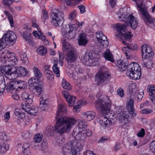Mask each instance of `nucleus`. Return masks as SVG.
<instances>
[{
	"instance_id": "obj_1",
	"label": "nucleus",
	"mask_w": 155,
	"mask_h": 155,
	"mask_svg": "<svg viewBox=\"0 0 155 155\" xmlns=\"http://www.w3.org/2000/svg\"><path fill=\"white\" fill-rule=\"evenodd\" d=\"M72 135L75 137V140L69 141L63 146L62 152L64 155H76L78 152L83 147L86 135L83 130L80 131L78 128H74Z\"/></svg>"
},
{
	"instance_id": "obj_2",
	"label": "nucleus",
	"mask_w": 155,
	"mask_h": 155,
	"mask_svg": "<svg viewBox=\"0 0 155 155\" xmlns=\"http://www.w3.org/2000/svg\"><path fill=\"white\" fill-rule=\"evenodd\" d=\"M76 122V120L74 118L62 117L57 120L55 127L51 126L47 127L45 133L48 136H51L53 135L54 131L60 134L68 132Z\"/></svg>"
},
{
	"instance_id": "obj_3",
	"label": "nucleus",
	"mask_w": 155,
	"mask_h": 155,
	"mask_svg": "<svg viewBox=\"0 0 155 155\" xmlns=\"http://www.w3.org/2000/svg\"><path fill=\"white\" fill-rule=\"evenodd\" d=\"M127 9L126 8H120L117 12L119 19L120 21H124L125 23L116 24L117 33L115 34V36L117 38H118L117 35L120 33H123V32H124L125 31V28L127 26H130L134 29H136L137 27L138 23L136 18L132 14L128 15Z\"/></svg>"
},
{
	"instance_id": "obj_4",
	"label": "nucleus",
	"mask_w": 155,
	"mask_h": 155,
	"mask_svg": "<svg viewBox=\"0 0 155 155\" xmlns=\"http://www.w3.org/2000/svg\"><path fill=\"white\" fill-rule=\"evenodd\" d=\"M16 35L11 31H8L4 33L0 39V51L7 45H13L16 42Z\"/></svg>"
},
{
	"instance_id": "obj_5",
	"label": "nucleus",
	"mask_w": 155,
	"mask_h": 155,
	"mask_svg": "<svg viewBox=\"0 0 155 155\" xmlns=\"http://www.w3.org/2000/svg\"><path fill=\"white\" fill-rule=\"evenodd\" d=\"M136 2L137 7L139 9L142 18L146 24H154L155 23V19L150 15L147 9L144 7H142V0H132ZM155 25V24L154 25Z\"/></svg>"
},
{
	"instance_id": "obj_6",
	"label": "nucleus",
	"mask_w": 155,
	"mask_h": 155,
	"mask_svg": "<svg viewBox=\"0 0 155 155\" xmlns=\"http://www.w3.org/2000/svg\"><path fill=\"white\" fill-rule=\"evenodd\" d=\"M111 103L108 97L106 96L103 99L97 101L95 103L96 109L103 113L109 111Z\"/></svg>"
},
{
	"instance_id": "obj_7",
	"label": "nucleus",
	"mask_w": 155,
	"mask_h": 155,
	"mask_svg": "<svg viewBox=\"0 0 155 155\" xmlns=\"http://www.w3.org/2000/svg\"><path fill=\"white\" fill-rule=\"evenodd\" d=\"M63 49V51L67 52V60L68 62L69 61H74L77 58L76 50L67 42L65 39H63L62 41Z\"/></svg>"
},
{
	"instance_id": "obj_8",
	"label": "nucleus",
	"mask_w": 155,
	"mask_h": 155,
	"mask_svg": "<svg viewBox=\"0 0 155 155\" xmlns=\"http://www.w3.org/2000/svg\"><path fill=\"white\" fill-rule=\"evenodd\" d=\"M62 13L58 9H53L50 13L51 18V22L55 27H60L62 25L64 22L63 17L60 15Z\"/></svg>"
},
{
	"instance_id": "obj_9",
	"label": "nucleus",
	"mask_w": 155,
	"mask_h": 155,
	"mask_svg": "<svg viewBox=\"0 0 155 155\" xmlns=\"http://www.w3.org/2000/svg\"><path fill=\"white\" fill-rule=\"evenodd\" d=\"M74 27V25L71 23L63 27L61 29V33L64 37L68 39L74 38L75 34V31H73Z\"/></svg>"
},
{
	"instance_id": "obj_10",
	"label": "nucleus",
	"mask_w": 155,
	"mask_h": 155,
	"mask_svg": "<svg viewBox=\"0 0 155 155\" xmlns=\"http://www.w3.org/2000/svg\"><path fill=\"white\" fill-rule=\"evenodd\" d=\"M104 67H101L98 74H96V78L97 81V84L98 85L103 84L110 76L106 71H104Z\"/></svg>"
},
{
	"instance_id": "obj_11",
	"label": "nucleus",
	"mask_w": 155,
	"mask_h": 155,
	"mask_svg": "<svg viewBox=\"0 0 155 155\" xmlns=\"http://www.w3.org/2000/svg\"><path fill=\"white\" fill-rule=\"evenodd\" d=\"M96 35L98 43L100 44L102 48L105 47L108 45V42L107 37L101 31H97L96 34Z\"/></svg>"
},
{
	"instance_id": "obj_12",
	"label": "nucleus",
	"mask_w": 155,
	"mask_h": 155,
	"mask_svg": "<svg viewBox=\"0 0 155 155\" xmlns=\"http://www.w3.org/2000/svg\"><path fill=\"white\" fill-rule=\"evenodd\" d=\"M30 104H22V108L28 114L33 115H35L38 113V109L36 106H31Z\"/></svg>"
},
{
	"instance_id": "obj_13",
	"label": "nucleus",
	"mask_w": 155,
	"mask_h": 155,
	"mask_svg": "<svg viewBox=\"0 0 155 155\" xmlns=\"http://www.w3.org/2000/svg\"><path fill=\"white\" fill-rule=\"evenodd\" d=\"M142 57L144 59H147L153 55V53L151 47L146 45H143L141 48Z\"/></svg>"
},
{
	"instance_id": "obj_14",
	"label": "nucleus",
	"mask_w": 155,
	"mask_h": 155,
	"mask_svg": "<svg viewBox=\"0 0 155 155\" xmlns=\"http://www.w3.org/2000/svg\"><path fill=\"white\" fill-rule=\"evenodd\" d=\"M13 73L16 77H24L26 75L28 71L25 68L20 66L17 68L15 71H13Z\"/></svg>"
},
{
	"instance_id": "obj_15",
	"label": "nucleus",
	"mask_w": 155,
	"mask_h": 155,
	"mask_svg": "<svg viewBox=\"0 0 155 155\" xmlns=\"http://www.w3.org/2000/svg\"><path fill=\"white\" fill-rule=\"evenodd\" d=\"M21 97L23 101L28 104H31L33 102V96L32 94H29L26 92L22 93Z\"/></svg>"
},
{
	"instance_id": "obj_16",
	"label": "nucleus",
	"mask_w": 155,
	"mask_h": 155,
	"mask_svg": "<svg viewBox=\"0 0 155 155\" xmlns=\"http://www.w3.org/2000/svg\"><path fill=\"white\" fill-rule=\"evenodd\" d=\"M128 116L127 115L125 112H121L119 116V120L120 123H122V126L123 125L127 126L128 124Z\"/></svg>"
},
{
	"instance_id": "obj_17",
	"label": "nucleus",
	"mask_w": 155,
	"mask_h": 155,
	"mask_svg": "<svg viewBox=\"0 0 155 155\" xmlns=\"http://www.w3.org/2000/svg\"><path fill=\"white\" fill-rule=\"evenodd\" d=\"M127 76L134 80H138L140 79L141 76V72H130L129 70H127L126 73Z\"/></svg>"
},
{
	"instance_id": "obj_18",
	"label": "nucleus",
	"mask_w": 155,
	"mask_h": 155,
	"mask_svg": "<svg viewBox=\"0 0 155 155\" xmlns=\"http://www.w3.org/2000/svg\"><path fill=\"white\" fill-rule=\"evenodd\" d=\"M131 33L130 31L126 32L125 34L120 33L117 35V36H118V38L122 42V41H125V40H129L132 38Z\"/></svg>"
},
{
	"instance_id": "obj_19",
	"label": "nucleus",
	"mask_w": 155,
	"mask_h": 155,
	"mask_svg": "<svg viewBox=\"0 0 155 155\" xmlns=\"http://www.w3.org/2000/svg\"><path fill=\"white\" fill-rule=\"evenodd\" d=\"M128 68L127 70H129L130 72L134 71L141 72V68L137 63H131L128 66Z\"/></svg>"
},
{
	"instance_id": "obj_20",
	"label": "nucleus",
	"mask_w": 155,
	"mask_h": 155,
	"mask_svg": "<svg viewBox=\"0 0 155 155\" xmlns=\"http://www.w3.org/2000/svg\"><path fill=\"white\" fill-rule=\"evenodd\" d=\"M1 72L6 76H11L13 74V71H12V69L9 66H2L0 69Z\"/></svg>"
},
{
	"instance_id": "obj_21",
	"label": "nucleus",
	"mask_w": 155,
	"mask_h": 155,
	"mask_svg": "<svg viewBox=\"0 0 155 155\" xmlns=\"http://www.w3.org/2000/svg\"><path fill=\"white\" fill-rule=\"evenodd\" d=\"M78 39V44L80 46H85L88 43V40L84 34L81 33L80 34Z\"/></svg>"
},
{
	"instance_id": "obj_22",
	"label": "nucleus",
	"mask_w": 155,
	"mask_h": 155,
	"mask_svg": "<svg viewBox=\"0 0 155 155\" xmlns=\"http://www.w3.org/2000/svg\"><path fill=\"white\" fill-rule=\"evenodd\" d=\"M102 54L103 57L106 60L110 61L112 62H114L113 55L109 49H107L104 53Z\"/></svg>"
},
{
	"instance_id": "obj_23",
	"label": "nucleus",
	"mask_w": 155,
	"mask_h": 155,
	"mask_svg": "<svg viewBox=\"0 0 155 155\" xmlns=\"http://www.w3.org/2000/svg\"><path fill=\"white\" fill-rule=\"evenodd\" d=\"M45 95H42L40 98V107L42 111L45 110L47 107V99L45 98Z\"/></svg>"
},
{
	"instance_id": "obj_24",
	"label": "nucleus",
	"mask_w": 155,
	"mask_h": 155,
	"mask_svg": "<svg viewBox=\"0 0 155 155\" xmlns=\"http://www.w3.org/2000/svg\"><path fill=\"white\" fill-rule=\"evenodd\" d=\"M95 115L94 112L90 111L85 112L84 114V117L87 121H90L94 117Z\"/></svg>"
},
{
	"instance_id": "obj_25",
	"label": "nucleus",
	"mask_w": 155,
	"mask_h": 155,
	"mask_svg": "<svg viewBox=\"0 0 155 155\" xmlns=\"http://www.w3.org/2000/svg\"><path fill=\"white\" fill-rule=\"evenodd\" d=\"M87 54L90 60V63H93L95 61H97L99 58V56L93 51L87 53Z\"/></svg>"
},
{
	"instance_id": "obj_26",
	"label": "nucleus",
	"mask_w": 155,
	"mask_h": 155,
	"mask_svg": "<svg viewBox=\"0 0 155 155\" xmlns=\"http://www.w3.org/2000/svg\"><path fill=\"white\" fill-rule=\"evenodd\" d=\"M66 113V108L62 105L61 104L58 107L57 113L56 115V119L58 118L59 115H62Z\"/></svg>"
},
{
	"instance_id": "obj_27",
	"label": "nucleus",
	"mask_w": 155,
	"mask_h": 155,
	"mask_svg": "<svg viewBox=\"0 0 155 155\" xmlns=\"http://www.w3.org/2000/svg\"><path fill=\"white\" fill-rule=\"evenodd\" d=\"M116 65L119 71L121 72L125 71L127 68V65L122 60H118Z\"/></svg>"
},
{
	"instance_id": "obj_28",
	"label": "nucleus",
	"mask_w": 155,
	"mask_h": 155,
	"mask_svg": "<svg viewBox=\"0 0 155 155\" xmlns=\"http://www.w3.org/2000/svg\"><path fill=\"white\" fill-rule=\"evenodd\" d=\"M32 88L34 94L37 96H39L40 95L43 90L42 86L39 84Z\"/></svg>"
},
{
	"instance_id": "obj_29",
	"label": "nucleus",
	"mask_w": 155,
	"mask_h": 155,
	"mask_svg": "<svg viewBox=\"0 0 155 155\" xmlns=\"http://www.w3.org/2000/svg\"><path fill=\"white\" fill-rule=\"evenodd\" d=\"M129 93L133 96L135 95L137 91V88L136 87V85L135 83H132L128 87Z\"/></svg>"
},
{
	"instance_id": "obj_30",
	"label": "nucleus",
	"mask_w": 155,
	"mask_h": 155,
	"mask_svg": "<svg viewBox=\"0 0 155 155\" xmlns=\"http://www.w3.org/2000/svg\"><path fill=\"white\" fill-rule=\"evenodd\" d=\"M9 52L10 51L8 50H5L2 52L0 60L3 64L7 63V59L6 56H8Z\"/></svg>"
},
{
	"instance_id": "obj_31",
	"label": "nucleus",
	"mask_w": 155,
	"mask_h": 155,
	"mask_svg": "<svg viewBox=\"0 0 155 155\" xmlns=\"http://www.w3.org/2000/svg\"><path fill=\"white\" fill-rule=\"evenodd\" d=\"M14 80L15 82V85L17 89L18 88L22 89L25 87L24 86L25 83L24 81L21 80H17L16 79H14Z\"/></svg>"
},
{
	"instance_id": "obj_32",
	"label": "nucleus",
	"mask_w": 155,
	"mask_h": 155,
	"mask_svg": "<svg viewBox=\"0 0 155 155\" xmlns=\"http://www.w3.org/2000/svg\"><path fill=\"white\" fill-rule=\"evenodd\" d=\"M28 83L29 87L32 88L38 84V79L34 78H31L29 80Z\"/></svg>"
},
{
	"instance_id": "obj_33",
	"label": "nucleus",
	"mask_w": 155,
	"mask_h": 155,
	"mask_svg": "<svg viewBox=\"0 0 155 155\" xmlns=\"http://www.w3.org/2000/svg\"><path fill=\"white\" fill-rule=\"evenodd\" d=\"M14 80L8 83L6 87V90L8 92H10L11 91L15 89H17L15 85Z\"/></svg>"
},
{
	"instance_id": "obj_34",
	"label": "nucleus",
	"mask_w": 155,
	"mask_h": 155,
	"mask_svg": "<svg viewBox=\"0 0 155 155\" xmlns=\"http://www.w3.org/2000/svg\"><path fill=\"white\" fill-rule=\"evenodd\" d=\"M122 43L125 45L126 46L127 48L132 50H136L138 47L137 45H133L132 44H129L128 43L124 41H122Z\"/></svg>"
},
{
	"instance_id": "obj_35",
	"label": "nucleus",
	"mask_w": 155,
	"mask_h": 155,
	"mask_svg": "<svg viewBox=\"0 0 155 155\" xmlns=\"http://www.w3.org/2000/svg\"><path fill=\"white\" fill-rule=\"evenodd\" d=\"M66 100L69 106L71 107L74 105L76 101V97L74 96L70 95L68 98H66Z\"/></svg>"
},
{
	"instance_id": "obj_36",
	"label": "nucleus",
	"mask_w": 155,
	"mask_h": 155,
	"mask_svg": "<svg viewBox=\"0 0 155 155\" xmlns=\"http://www.w3.org/2000/svg\"><path fill=\"white\" fill-rule=\"evenodd\" d=\"M8 17V20L12 27L14 26V21L12 15L8 11H4L3 12Z\"/></svg>"
},
{
	"instance_id": "obj_37",
	"label": "nucleus",
	"mask_w": 155,
	"mask_h": 155,
	"mask_svg": "<svg viewBox=\"0 0 155 155\" xmlns=\"http://www.w3.org/2000/svg\"><path fill=\"white\" fill-rule=\"evenodd\" d=\"M38 53L40 55H45L47 52V49L45 46H39L37 49Z\"/></svg>"
},
{
	"instance_id": "obj_38",
	"label": "nucleus",
	"mask_w": 155,
	"mask_h": 155,
	"mask_svg": "<svg viewBox=\"0 0 155 155\" xmlns=\"http://www.w3.org/2000/svg\"><path fill=\"white\" fill-rule=\"evenodd\" d=\"M99 124L102 126H107L110 123V121L107 118L103 117L101 118V119L99 121Z\"/></svg>"
},
{
	"instance_id": "obj_39",
	"label": "nucleus",
	"mask_w": 155,
	"mask_h": 155,
	"mask_svg": "<svg viewBox=\"0 0 155 155\" xmlns=\"http://www.w3.org/2000/svg\"><path fill=\"white\" fill-rule=\"evenodd\" d=\"M81 60L83 63L85 64H89L90 63V60L87 53L83 55L81 58Z\"/></svg>"
},
{
	"instance_id": "obj_40",
	"label": "nucleus",
	"mask_w": 155,
	"mask_h": 155,
	"mask_svg": "<svg viewBox=\"0 0 155 155\" xmlns=\"http://www.w3.org/2000/svg\"><path fill=\"white\" fill-rule=\"evenodd\" d=\"M62 87L65 89L68 90L71 89V87L69 83L64 79H63L62 80Z\"/></svg>"
},
{
	"instance_id": "obj_41",
	"label": "nucleus",
	"mask_w": 155,
	"mask_h": 155,
	"mask_svg": "<svg viewBox=\"0 0 155 155\" xmlns=\"http://www.w3.org/2000/svg\"><path fill=\"white\" fill-rule=\"evenodd\" d=\"M42 135L40 133H38L34 136V140L35 142L39 143L42 140Z\"/></svg>"
},
{
	"instance_id": "obj_42",
	"label": "nucleus",
	"mask_w": 155,
	"mask_h": 155,
	"mask_svg": "<svg viewBox=\"0 0 155 155\" xmlns=\"http://www.w3.org/2000/svg\"><path fill=\"white\" fill-rule=\"evenodd\" d=\"M30 145V144L28 143H24L23 145L22 148H23V151L24 153H27V154L30 153V152L29 148Z\"/></svg>"
},
{
	"instance_id": "obj_43",
	"label": "nucleus",
	"mask_w": 155,
	"mask_h": 155,
	"mask_svg": "<svg viewBox=\"0 0 155 155\" xmlns=\"http://www.w3.org/2000/svg\"><path fill=\"white\" fill-rule=\"evenodd\" d=\"M7 63V62H9V63L8 64V65H14L16 64L18 62L17 61V59L15 57V55L13 56L11 58H10L6 61Z\"/></svg>"
},
{
	"instance_id": "obj_44",
	"label": "nucleus",
	"mask_w": 155,
	"mask_h": 155,
	"mask_svg": "<svg viewBox=\"0 0 155 155\" xmlns=\"http://www.w3.org/2000/svg\"><path fill=\"white\" fill-rule=\"evenodd\" d=\"M44 73L46 77L50 80H52L53 79L54 75L51 71H44Z\"/></svg>"
},
{
	"instance_id": "obj_45",
	"label": "nucleus",
	"mask_w": 155,
	"mask_h": 155,
	"mask_svg": "<svg viewBox=\"0 0 155 155\" xmlns=\"http://www.w3.org/2000/svg\"><path fill=\"white\" fill-rule=\"evenodd\" d=\"M5 88V81L2 80V77H0V92H3L4 91Z\"/></svg>"
},
{
	"instance_id": "obj_46",
	"label": "nucleus",
	"mask_w": 155,
	"mask_h": 155,
	"mask_svg": "<svg viewBox=\"0 0 155 155\" xmlns=\"http://www.w3.org/2000/svg\"><path fill=\"white\" fill-rule=\"evenodd\" d=\"M149 95H153L155 94V87L153 85H150L147 87Z\"/></svg>"
},
{
	"instance_id": "obj_47",
	"label": "nucleus",
	"mask_w": 155,
	"mask_h": 155,
	"mask_svg": "<svg viewBox=\"0 0 155 155\" xmlns=\"http://www.w3.org/2000/svg\"><path fill=\"white\" fill-rule=\"evenodd\" d=\"M33 70L35 76L38 78H40L42 74L39 70L37 68L35 67L33 68Z\"/></svg>"
},
{
	"instance_id": "obj_48",
	"label": "nucleus",
	"mask_w": 155,
	"mask_h": 155,
	"mask_svg": "<svg viewBox=\"0 0 155 155\" xmlns=\"http://www.w3.org/2000/svg\"><path fill=\"white\" fill-rule=\"evenodd\" d=\"M128 112L131 118L135 117L137 115V112L134 108H128Z\"/></svg>"
},
{
	"instance_id": "obj_49",
	"label": "nucleus",
	"mask_w": 155,
	"mask_h": 155,
	"mask_svg": "<svg viewBox=\"0 0 155 155\" xmlns=\"http://www.w3.org/2000/svg\"><path fill=\"white\" fill-rule=\"evenodd\" d=\"M52 68L53 72L56 75V76L58 77H59L60 71L59 70V68L58 67V65H53Z\"/></svg>"
},
{
	"instance_id": "obj_50",
	"label": "nucleus",
	"mask_w": 155,
	"mask_h": 155,
	"mask_svg": "<svg viewBox=\"0 0 155 155\" xmlns=\"http://www.w3.org/2000/svg\"><path fill=\"white\" fill-rule=\"evenodd\" d=\"M149 148L152 153L155 154V140L152 141L150 143Z\"/></svg>"
},
{
	"instance_id": "obj_51",
	"label": "nucleus",
	"mask_w": 155,
	"mask_h": 155,
	"mask_svg": "<svg viewBox=\"0 0 155 155\" xmlns=\"http://www.w3.org/2000/svg\"><path fill=\"white\" fill-rule=\"evenodd\" d=\"M1 153H3L7 151L9 148V146L7 144H3L2 145Z\"/></svg>"
},
{
	"instance_id": "obj_52",
	"label": "nucleus",
	"mask_w": 155,
	"mask_h": 155,
	"mask_svg": "<svg viewBox=\"0 0 155 155\" xmlns=\"http://www.w3.org/2000/svg\"><path fill=\"white\" fill-rule=\"evenodd\" d=\"M153 110H152L147 108L144 109L140 111V113L143 114H149L152 112Z\"/></svg>"
},
{
	"instance_id": "obj_53",
	"label": "nucleus",
	"mask_w": 155,
	"mask_h": 155,
	"mask_svg": "<svg viewBox=\"0 0 155 155\" xmlns=\"http://www.w3.org/2000/svg\"><path fill=\"white\" fill-rule=\"evenodd\" d=\"M48 147L47 141L43 140L41 144V150L42 151L45 150Z\"/></svg>"
},
{
	"instance_id": "obj_54",
	"label": "nucleus",
	"mask_w": 155,
	"mask_h": 155,
	"mask_svg": "<svg viewBox=\"0 0 155 155\" xmlns=\"http://www.w3.org/2000/svg\"><path fill=\"white\" fill-rule=\"evenodd\" d=\"M145 134V131L144 129L142 128L139 131L137 134V136L139 137L143 138Z\"/></svg>"
},
{
	"instance_id": "obj_55",
	"label": "nucleus",
	"mask_w": 155,
	"mask_h": 155,
	"mask_svg": "<svg viewBox=\"0 0 155 155\" xmlns=\"http://www.w3.org/2000/svg\"><path fill=\"white\" fill-rule=\"evenodd\" d=\"M14 114L17 116L23 119L25 117V114L23 113H21L18 111H15V112Z\"/></svg>"
},
{
	"instance_id": "obj_56",
	"label": "nucleus",
	"mask_w": 155,
	"mask_h": 155,
	"mask_svg": "<svg viewBox=\"0 0 155 155\" xmlns=\"http://www.w3.org/2000/svg\"><path fill=\"white\" fill-rule=\"evenodd\" d=\"M61 1L64 2L67 5L72 6L74 4V0H61Z\"/></svg>"
},
{
	"instance_id": "obj_57",
	"label": "nucleus",
	"mask_w": 155,
	"mask_h": 155,
	"mask_svg": "<svg viewBox=\"0 0 155 155\" xmlns=\"http://www.w3.org/2000/svg\"><path fill=\"white\" fill-rule=\"evenodd\" d=\"M20 57L21 60L24 61V62H25L28 59L27 57L26 54L24 52H22L20 54Z\"/></svg>"
},
{
	"instance_id": "obj_58",
	"label": "nucleus",
	"mask_w": 155,
	"mask_h": 155,
	"mask_svg": "<svg viewBox=\"0 0 155 155\" xmlns=\"http://www.w3.org/2000/svg\"><path fill=\"white\" fill-rule=\"evenodd\" d=\"M76 15L77 12L75 11L74 10L69 15L68 18L72 20L76 16Z\"/></svg>"
},
{
	"instance_id": "obj_59",
	"label": "nucleus",
	"mask_w": 155,
	"mask_h": 155,
	"mask_svg": "<svg viewBox=\"0 0 155 155\" xmlns=\"http://www.w3.org/2000/svg\"><path fill=\"white\" fill-rule=\"evenodd\" d=\"M127 108H134V101L132 99H130L129 102H127Z\"/></svg>"
},
{
	"instance_id": "obj_60",
	"label": "nucleus",
	"mask_w": 155,
	"mask_h": 155,
	"mask_svg": "<svg viewBox=\"0 0 155 155\" xmlns=\"http://www.w3.org/2000/svg\"><path fill=\"white\" fill-rule=\"evenodd\" d=\"M3 2L5 5L9 7L12 4L13 1L12 0H3Z\"/></svg>"
},
{
	"instance_id": "obj_61",
	"label": "nucleus",
	"mask_w": 155,
	"mask_h": 155,
	"mask_svg": "<svg viewBox=\"0 0 155 155\" xmlns=\"http://www.w3.org/2000/svg\"><path fill=\"white\" fill-rule=\"evenodd\" d=\"M93 52L97 55H98L99 57V55L102 54L101 50H100L98 47L95 48L94 51Z\"/></svg>"
},
{
	"instance_id": "obj_62",
	"label": "nucleus",
	"mask_w": 155,
	"mask_h": 155,
	"mask_svg": "<svg viewBox=\"0 0 155 155\" xmlns=\"http://www.w3.org/2000/svg\"><path fill=\"white\" fill-rule=\"evenodd\" d=\"M84 134L88 137H90L92 134V131L89 129H86L84 130H83Z\"/></svg>"
},
{
	"instance_id": "obj_63",
	"label": "nucleus",
	"mask_w": 155,
	"mask_h": 155,
	"mask_svg": "<svg viewBox=\"0 0 155 155\" xmlns=\"http://www.w3.org/2000/svg\"><path fill=\"white\" fill-rule=\"evenodd\" d=\"M38 143L35 142H32L31 144V146L34 150H36L39 148V146H38Z\"/></svg>"
},
{
	"instance_id": "obj_64",
	"label": "nucleus",
	"mask_w": 155,
	"mask_h": 155,
	"mask_svg": "<svg viewBox=\"0 0 155 155\" xmlns=\"http://www.w3.org/2000/svg\"><path fill=\"white\" fill-rule=\"evenodd\" d=\"M31 35L30 33L27 31L24 32L23 33V37L24 39L27 41V39L30 38V36Z\"/></svg>"
}]
</instances>
